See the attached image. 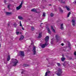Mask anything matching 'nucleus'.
I'll use <instances>...</instances> for the list:
<instances>
[{"label":"nucleus","instance_id":"f257e3e1","mask_svg":"<svg viewBox=\"0 0 76 76\" xmlns=\"http://www.w3.org/2000/svg\"><path fill=\"white\" fill-rule=\"evenodd\" d=\"M45 44H44L40 45V46H41L42 48H45V46H47V45H48V41L49 40V36H46V37L45 38Z\"/></svg>","mask_w":76,"mask_h":76},{"label":"nucleus","instance_id":"f03ea898","mask_svg":"<svg viewBox=\"0 0 76 76\" xmlns=\"http://www.w3.org/2000/svg\"><path fill=\"white\" fill-rule=\"evenodd\" d=\"M56 74L58 76H61V74L63 73V71H62V70L60 68H58V69L57 71L56 72Z\"/></svg>","mask_w":76,"mask_h":76},{"label":"nucleus","instance_id":"7ed1b4c3","mask_svg":"<svg viewBox=\"0 0 76 76\" xmlns=\"http://www.w3.org/2000/svg\"><path fill=\"white\" fill-rule=\"evenodd\" d=\"M12 61L14 64L13 65V66H17V64L18 63V61L16 59H12Z\"/></svg>","mask_w":76,"mask_h":76},{"label":"nucleus","instance_id":"20e7f679","mask_svg":"<svg viewBox=\"0 0 76 76\" xmlns=\"http://www.w3.org/2000/svg\"><path fill=\"white\" fill-rule=\"evenodd\" d=\"M23 1H21V3L20 5L18 7H16V10H19V9H21V7H22V4H23Z\"/></svg>","mask_w":76,"mask_h":76},{"label":"nucleus","instance_id":"39448f33","mask_svg":"<svg viewBox=\"0 0 76 76\" xmlns=\"http://www.w3.org/2000/svg\"><path fill=\"white\" fill-rule=\"evenodd\" d=\"M32 51L33 53V55H35L36 54V47L34 46L33 48Z\"/></svg>","mask_w":76,"mask_h":76},{"label":"nucleus","instance_id":"423d86ee","mask_svg":"<svg viewBox=\"0 0 76 76\" xmlns=\"http://www.w3.org/2000/svg\"><path fill=\"white\" fill-rule=\"evenodd\" d=\"M20 57H24L25 56V54H24V52L23 51H20Z\"/></svg>","mask_w":76,"mask_h":76},{"label":"nucleus","instance_id":"0eeeda50","mask_svg":"<svg viewBox=\"0 0 76 76\" xmlns=\"http://www.w3.org/2000/svg\"><path fill=\"white\" fill-rule=\"evenodd\" d=\"M55 37L56 38V39L57 40V42L59 41V38H60V36L58 35H56Z\"/></svg>","mask_w":76,"mask_h":76},{"label":"nucleus","instance_id":"6e6552de","mask_svg":"<svg viewBox=\"0 0 76 76\" xmlns=\"http://www.w3.org/2000/svg\"><path fill=\"white\" fill-rule=\"evenodd\" d=\"M72 25L73 26H75L76 24V22H75V20H72Z\"/></svg>","mask_w":76,"mask_h":76},{"label":"nucleus","instance_id":"1a4fd4ad","mask_svg":"<svg viewBox=\"0 0 76 76\" xmlns=\"http://www.w3.org/2000/svg\"><path fill=\"white\" fill-rule=\"evenodd\" d=\"M42 37V33H39L38 38H41Z\"/></svg>","mask_w":76,"mask_h":76},{"label":"nucleus","instance_id":"9d476101","mask_svg":"<svg viewBox=\"0 0 76 76\" xmlns=\"http://www.w3.org/2000/svg\"><path fill=\"white\" fill-rule=\"evenodd\" d=\"M10 60V56L8 55L7 59V61H9Z\"/></svg>","mask_w":76,"mask_h":76},{"label":"nucleus","instance_id":"9b49d317","mask_svg":"<svg viewBox=\"0 0 76 76\" xmlns=\"http://www.w3.org/2000/svg\"><path fill=\"white\" fill-rule=\"evenodd\" d=\"M61 30H63L64 29V27H63V24H61Z\"/></svg>","mask_w":76,"mask_h":76},{"label":"nucleus","instance_id":"f8f14e48","mask_svg":"<svg viewBox=\"0 0 76 76\" xmlns=\"http://www.w3.org/2000/svg\"><path fill=\"white\" fill-rule=\"evenodd\" d=\"M31 12H36V13H37V10L35 8H33L31 10Z\"/></svg>","mask_w":76,"mask_h":76},{"label":"nucleus","instance_id":"ddd939ff","mask_svg":"<svg viewBox=\"0 0 76 76\" xmlns=\"http://www.w3.org/2000/svg\"><path fill=\"white\" fill-rule=\"evenodd\" d=\"M50 73V71H48L45 74V76H47L48 75V73Z\"/></svg>","mask_w":76,"mask_h":76},{"label":"nucleus","instance_id":"4468645a","mask_svg":"<svg viewBox=\"0 0 76 76\" xmlns=\"http://www.w3.org/2000/svg\"><path fill=\"white\" fill-rule=\"evenodd\" d=\"M24 38V37H23V36H21L19 39L20 41H21Z\"/></svg>","mask_w":76,"mask_h":76},{"label":"nucleus","instance_id":"2eb2a0df","mask_svg":"<svg viewBox=\"0 0 76 76\" xmlns=\"http://www.w3.org/2000/svg\"><path fill=\"white\" fill-rule=\"evenodd\" d=\"M51 29H52L53 32H56V31H55V30L53 28V26H51Z\"/></svg>","mask_w":76,"mask_h":76},{"label":"nucleus","instance_id":"dca6fc26","mask_svg":"<svg viewBox=\"0 0 76 76\" xmlns=\"http://www.w3.org/2000/svg\"><path fill=\"white\" fill-rule=\"evenodd\" d=\"M59 11L60 12H61V13H63V10H62L61 8L59 7Z\"/></svg>","mask_w":76,"mask_h":76},{"label":"nucleus","instance_id":"f3484780","mask_svg":"<svg viewBox=\"0 0 76 76\" xmlns=\"http://www.w3.org/2000/svg\"><path fill=\"white\" fill-rule=\"evenodd\" d=\"M6 13L7 15H10V14H12V13L11 12H6Z\"/></svg>","mask_w":76,"mask_h":76},{"label":"nucleus","instance_id":"a211bd4d","mask_svg":"<svg viewBox=\"0 0 76 76\" xmlns=\"http://www.w3.org/2000/svg\"><path fill=\"white\" fill-rule=\"evenodd\" d=\"M65 7L66 8L67 10H68V11H70V8L68 7H67V6H66Z\"/></svg>","mask_w":76,"mask_h":76},{"label":"nucleus","instance_id":"6ab92c4d","mask_svg":"<svg viewBox=\"0 0 76 76\" xmlns=\"http://www.w3.org/2000/svg\"><path fill=\"white\" fill-rule=\"evenodd\" d=\"M23 66H24V67H27V66H29V65L26 64H23Z\"/></svg>","mask_w":76,"mask_h":76},{"label":"nucleus","instance_id":"aec40b11","mask_svg":"<svg viewBox=\"0 0 76 76\" xmlns=\"http://www.w3.org/2000/svg\"><path fill=\"white\" fill-rule=\"evenodd\" d=\"M18 19H20V20L21 19H23L22 17H21V16H19L18 17Z\"/></svg>","mask_w":76,"mask_h":76},{"label":"nucleus","instance_id":"412c9836","mask_svg":"<svg viewBox=\"0 0 76 76\" xmlns=\"http://www.w3.org/2000/svg\"><path fill=\"white\" fill-rule=\"evenodd\" d=\"M13 25L14 26L15 28H16V26H17V25H18V24H16V23H15L13 24Z\"/></svg>","mask_w":76,"mask_h":76},{"label":"nucleus","instance_id":"4be33fe9","mask_svg":"<svg viewBox=\"0 0 76 76\" xmlns=\"http://www.w3.org/2000/svg\"><path fill=\"white\" fill-rule=\"evenodd\" d=\"M61 60L62 61H64L65 60V58H64L62 57L61 58Z\"/></svg>","mask_w":76,"mask_h":76},{"label":"nucleus","instance_id":"5701e85b","mask_svg":"<svg viewBox=\"0 0 76 76\" xmlns=\"http://www.w3.org/2000/svg\"><path fill=\"white\" fill-rule=\"evenodd\" d=\"M70 14H71V12H69L67 15V17L68 18H69V16H70Z\"/></svg>","mask_w":76,"mask_h":76},{"label":"nucleus","instance_id":"b1692460","mask_svg":"<svg viewBox=\"0 0 76 76\" xmlns=\"http://www.w3.org/2000/svg\"><path fill=\"white\" fill-rule=\"evenodd\" d=\"M48 33H49V34H51V31L50 30V29H49V28H48Z\"/></svg>","mask_w":76,"mask_h":76},{"label":"nucleus","instance_id":"393cba45","mask_svg":"<svg viewBox=\"0 0 76 76\" xmlns=\"http://www.w3.org/2000/svg\"><path fill=\"white\" fill-rule=\"evenodd\" d=\"M66 65V62H64V64H63V66H64V67H65Z\"/></svg>","mask_w":76,"mask_h":76},{"label":"nucleus","instance_id":"a878e982","mask_svg":"<svg viewBox=\"0 0 76 76\" xmlns=\"http://www.w3.org/2000/svg\"><path fill=\"white\" fill-rule=\"evenodd\" d=\"M20 26H21L22 27V24H21V21H20Z\"/></svg>","mask_w":76,"mask_h":76},{"label":"nucleus","instance_id":"bb28decb","mask_svg":"<svg viewBox=\"0 0 76 76\" xmlns=\"http://www.w3.org/2000/svg\"><path fill=\"white\" fill-rule=\"evenodd\" d=\"M42 16L44 17H45V13L44 12H43V13Z\"/></svg>","mask_w":76,"mask_h":76},{"label":"nucleus","instance_id":"cd10ccee","mask_svg":"<svg viewBox=\"0 0 76 76\" xmlns=\"http://www.w3.org/2000/svg\"><path fill=\"white\" fill-rule=\"evenodd\" d=\"M31 30H32V31H34V30H35V28H34V27H32Z\"/></svg>","mask_w":76,"mask_h":76},{"label":"nucleus","instance_id":"c85d7f7f","mask_svg":"<svg viewBox=\"0 0 76 76\" xmlns=\"http://www.w3.org/2000/svg\"><path fill=\"white\" fill-rule=\"evenodd\" d=\"M61 3H65V1L63 2V0H61V1H60Z\"/></svg>","mask_w":76,"mask_h":76},{"label":"nucleus","instance_id":"c756f323","mask_svg":"<svg viewBox=\"0 0 76 76\" xmlns=\"http://www.w3.org/2000/svg\"><path fill=\"white\" fill-rule=\"evenodd\" d=\"M50 16L51 17H53V16H54V14H53V13H51L50 14Z\"/></svg>","mask_w":76,"mask_h":76},{"label":"nucleus","instance_id":"7c9ffc66","mask_svg":"<svg viewBox=\"0 0 76 76\" xmlns=\"http://www.w3.org/2000/svg\"><path fill=\"white\" fill-rule=\"evenodd\" d=\"M57 64L58 66H60V64L59 63H57Z\"/></svg>","mask_w":76,"mask_h":76},{"label":"nucleus","instance_id":"2f4dec72","mask_svg":"<svg viewBox=\"0 0 76 76\" xmlns=\"http://www.w3.org/2000/svg\"><path fill=\"white\" fill-rule=\"evenodd\" d=\"M16 35H18V34H19V32L18 31H16Z\"/></svg>","mask_w":76,"mask_h":76},{"label":"nucleus","instance_id":"473e14b6","mask_svg":"<svg viewBox=\"0 0 76 76\" xmlns=\"http://www.w3.org/2000/svg\"><path fill=\"white\" fill-rule=\"evenodd\" d=\"M8 8V9H10V5H8V7H7Z\"/></svg>","mask_w":76,"mask_h":76},{"label":"nucleus","instance_id":"72a5a7b5","mask_svg":"<svg viewBox=\"0 0 76 76\" xmlns=\"http://www.w3.org/2000/svg\"><path fill=\"white\" fill-rule=\"evenodd\" d=\"M74 54L75 56H76V51H75V52L74 53Z\"/></svg>","mask_w":76,"mask_h":76},{"label":"nucleus","instance_id":"f704fd0d","mask_svg":"<svg viewBox=\"0 0 76 76\" xmlns=\"http://www.w3.org/2000/svg\"><path fill=\"white\" fill-rule=\"evenodd\" d=\"M31 45H34V42H32L31 44Z\"/></svg>","mask_w":76,"mask_h":76},{"label":"nucleus","instance_id":"c9c22d12","mask_svg":"<svg viewBox=\"0 0 76 76\" xmlns=\"http://www.w3.org/2000/svg\"><path fill=\"white\" fill-rule=\"evenodd\" d=\"M7 1H6V0H5L4 1V3H5V4H6V2H7Z\"/></svg>","mask_w":76,"mask_h":76},{"label":"nucleus","instance_id":"e433bc0d","mask_svg":"<svg viewBox=\"0 0 76 76\" xmlns=\"http://www.w3.org/2000/svg\"><path fill=\"white\" fill-rule=\"evenodd\" d=\"M53 41L52 40L51 41V44H53Z\"/></svg>","mask_w":76,"mask_h":76},{"label":"nucleus","instance_id":"4c0bfd02","mask_svg":"<svg viewBox=\"0 0 76 76\" xmlns=\"http://www.w3.org/2000/svg\"><path fill=\"white\" fill-rule=\"evenodd\" d=\"M69 60H72V58L70 57L69 58Z\"/></svg>","mask_w":76,"mask_h":76},{"label":"nucleus","instance_id":"58836bf2","mask_svg":"<svg viewBox=\"0 0 76 76\" xmlns=\"http://www.w3.org/2000/svg\"><path fill=\"white\" fill-rule=\"evenodd\" d=\"M4 63H5V64H7V62H6V61H4Z\"/></svg>","mask_w":76,"mask_h":76},{"label":"nucleus","instance_id":"ea45409f","mask_svg":"<svg viewBox=\"0 0 76 76\" xmlns=\"http://www.w3.org/2000/svg\"><path fill=\"white\" fill-rule=\"evenodd\" d=\"M61 45H62V46H63V45H64V44L62 43V44H61Z\"/></svg>","mask_w":76,"mask_h":76},{"label":"nucleus","instance_id":"a19ab883","mask_svg":"<svg viewBox=\"0 0 76 76\" xmlns=\"http://www.w3.org/2000/svg\"><path fill=\"white\" fill-rule=\"evenodd\" d=\"M22 29L23 30H24V28L23 27H22Z\"/></svg>","mask_w":76,"mask_h":76},{"label":"nucleus","instance_id":"79ce46f5","mask_svg":"<svg viewBox=\"0 0 76 76\" xmlns=\"http://www.w3.org/2000/svg\"><path fill=\"white\" fill-rule=\"evenodd\" d=\"M70 43H69V47H70Z\"/></svg>","mask_w":76,"mask_h":76},{"label":"nucleus","instance_id":"37998d69","mask_svg":"<svg viewBox=\"0 0 76 76\" xmlns=\"http://www.w3.org/2000/svg\"><path fill=\"white\" fill-rule=\"evenodd\" d=\"M74 3H76V1H75H75H74Z\"/></svg>","mask_w":76,"mask_h":76},{"label":"nucleus","instance_id":"c03bdc74","mask_svg":"<svg viewBox=\"0 0 76 76\" xmlns=\"http://www.w3.org/2000/svg\"><path fill=\"white\" fill-rule=\"evenodd\" d=\"M10 25V24H9V23L8 24H7V26H9V25Z\"/></svg>","mask_w":76,"mask_h":76},{"label":"nucleus","instance_id":"a18cd8bd","mask_svg":"<svg viewBox=\"0 0 76 76\" xmlns=\"http://www.w3.org/2000/svg\"><path fill=\"white\" fill-rule=\"evenodd\" d=\"M23 72H23V71L21 72V74H23Z\"/></svg>","mask_w":76,"mask_h":76},{"label":"nucleus","instance_id":"49530a36","mask_svg":"<svg viewBox=\"0 0 76 76\" xmlns=\"http://www.w3.org/2000/svg\"><path fill=\"white\" fill-rule=\"evenodd\" d=\"M49 5L50 6H51V4H49Z\"/></svg>","mask_w":76,"mask_h":76},{"label":"nucleus","instance_id":"de8ad7c7","mask_svg":"<svg viewBox=\"0 0 76 76\" xmlns=\"http://www.w3.org/2000/svg\"><path fill=\"white\" fill-rule=\"evenodd\" d=\"M46 60H47V61H48V59H46Z\"/></svg>","mask_w":76,"mask_h":76},{"label":"nucleus","instance_id":"09e8293b","mask_svg":"<svg viewBox=\"0 0 76 76\" xmlns=\"http://www.w3.org/2000/svg\"><path fill=\"white\" fill-rule=\"evenodd\" d=\"M19 34H22V33L20 32V33H19Z\"/></svg>","mask_w":76,"mask_h":76},{"label":"nucleus","instance_id":"8fccbe9b","mask_svg":"<svg viewBox=\"0 0 76 76\" xmlns=\"http://www.w3.org/2000/svg\"><path fill=\"white\" fill-rule=\"evenodd\" d=\"M1 47V44L0 43V48Z\"/></svg>","mask_w":76,"mask_h":76},{"label":"nucleus","instance_id":"3c124183","mask_svg":"<svg viewBox=\"0 0 76 76\" xmlns=\"http://www.w3.org/2000/svg\"><path fill=\"white\" fill-rule=\"evenodd\" d=\"M60 0H58L59 1H60Z\"/></svg>","mask_w":76,"mask_h":76},{"label":"nucleus","instance_id":"603ef678","mask_svg":"<svg viewBox=\"0 0 76 76\" xmlns=\"http://www.w3.org/2000/svg\"><path fill=\"white\" fill-rule=\"evenodd\" d=\"M62 57H64V55H62Z\"/></svg>","mask_w":76,"mask_h":76},{"label":"nucleus","instance_id":"864d4df0","mask_svg":"<svg viewBox=\"0 0 76 76\" xmlns=\"http://www.w3.org/2000/svg\"><path fill=\"white\" fill-rule=\"evenodd\" d=\"M41 24H43V23H41Z\"/></svg>","mask_w":76,"mask_h":76},{"label":"nucleus","instance_id":"5fc2aeb1","mask_svg":"<svg viewBox=\"0 0 76 76\" xmlns=\"http://www.w3.org/2000/svg\"><path fill=\"white\" fill-rule=\"evenodd\" d=\"M43 0V1H45V0Z\"/></svg>","mask_w":76,"mask_h":76},{"label":"nucleus","instance_id":"6e6d98bb","mask_svg":"<svg viewBox=\"0 0 76 76\" xmlns=\"http://www.w3.org/2000/svg\"><path fill=\"white\" fill-rule=\"evenodd\" d=\"M48 67H49V66H48Z\"/></svg>","mask_w":76,"mask_h":76}]
</instances>
